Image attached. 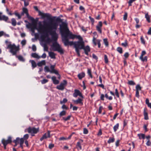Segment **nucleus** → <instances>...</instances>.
I'll return each mask as SVG.
<instances>
[{"label": "nucleus", "instance_id": "f704fd0d", "mask_svg": "<svg viewBox=\"0 0 151 151\" xmlns=\"http://www.w3.org/2000/svg\"><path fill=\"white\" fill-rule=\"evenodd\" d=\"M142 88L139 84L137 85L136 87V90L137 91H141Z\"/></svg>", "mask_w": 151, "mask_h": 151}, {"label": "nucleus", "instance_id": "ea45409f", "mask_svg": "<svg viewBox=\"0 0 151 151\" xmlns=\"http://www.w3.org/2000/svg\"><path fill=\"white\" fill-rule=\"evenodd\" d=\"M142 61H146L147 60V56H145L144 58L142 57V58H139Z\"/></svg>", "mask_w": 151, "mask_h": 151}, {"label": "nucleus", "instance_id": "e2e57ef3", "mask_svg": "<svg viewBox=\"0 0 151 151\" xmlns=\"http://www.w3.org/2000/svg\"><path fill=\"white\" fill-rule=\"evenodd\" d=\"M79 9L81 11H83L84 12H85V8L82 6H81L79 7Z\"/></svg>", "mask_w": 151, "mask_h": 151}, {"label": "nucleus", "instance_id": "ddd939ff", "mask_svg": "<svg viewBox=\"0 0 151 151\" xmlns=\"http://www.w3.org/2000/svg\"><path fill=\"white\" fill-rule=\"evenodd\" d=\"M73 96L75 97H77L78 96H79L82 98H83V96L80 91L77 89L74 90V92L73 94Z\"/></svg>", "mask_w": 151, "mask_h": 151}, {"label": "nucleus", "instance_id": "6e6552de", "mask_svg": "<svg viewBox=\"0 0 151 151\" xmlns=\"http://www.w3.org/2000/svg\"><path fill=\"white\" fill-rule=\"evenodd\" d=\"M13 142L15 143L14 147L16 146L18 144H19L20 147H21L22 148H23L22 145L24 142V140L23 138H21L20 139L19 138L17 137L15 140L13 141Z\"/></svg>", "mask_w": 151, "mask_h": 151}, {"label": "nucleus", "instance_id": "c9c22d12", "mask_svg": "<svg viewBox=\"0 0 151 151\" xmlns=\"http://www.w3.org/2000/svg\"><path fill=\"white\" fill-rule=\"evenodd\" d=\"M127 13L126 12H125L123 16V19L124 20L126 21L127 20Z\"/></svg>", "mask_w": 151, "mask_h": 151}, {"label": "nucleus", "instance_id": "4be33fe9", "mask_svg": "<svg viewBox=\"0 0 151 151\" xmlns=\"http://www.w3.org/2000/svg\"><path fill=\"white\" fill-rule=\"evenodd\" d=\"M85 75V74L84 73L82 72L79 74L78 75V77L79 79L81 80L84 77Z\"/></svg>", "mask_w": 151, "mask_h": 151}, {"label": "nucleus", "instance_id": "6ab92c4d", "mask_svg": "<svg viewBox=\"0 0 151 151\" xmlns=\"http://www.w3.org/2000/svg\"><path fill=\"white\" fill-rule=\"evenodd\" d=\"M38 20H36L35 21H32V23L30 24L29 23L28 24H27L26 26L28 28H31L33 26V24H34L35 22L37 21Z\"/></svg>", "mask_w": 151, "mask_h": 151}, {"label": "nucleus", "instance_id": "2eb2a0df", "mask_svg": "<svg viewBox=\"0 0 151 151\" xmlns=\"http://www.w3.org/2000/svg\"><path fill=\"white\" fill-rule=\"evenodd\" d=\"M82 49L84 50L85 54L87 55H88V52L90 51V47L88 45L85 46L84 45Z\"/></svg>", "mask_w": 151, "mask_h": 151}, {"label": "nucleus", "instance_id": "5701e85b", "mask_svg": "<svg viewBox=\"0 0 151 151\" xmlns=\"http://www.w3.org/2000/svg\"><path fill=\"white\" fill-rule=\"evenodd\" d=\"M11 24L12 26H15L17 24V22L15 19L14 18H12L11 19Z\"/></svg>", "mask_w": 151, "mask_h": 151}, {"label": "nucleus", "instance_id": "4468645a", "mask_svg": "<svg viewBox=\"0 0 151 151\" xmlns=\"http://www.w3.org/2000/svg\"><path fill=\"white\" fill-rule=\"evenodd\" d=\"M50 131H48L47 133L44 134L42 137L40 138V140L41 141H42L43 139L50 138Z\"/></svg>", "mask_w": 151, "mask_h": 151}, {"label": "nucleus", "instance_id": "20e7f679", "mask_svg": "<svg viewBox=\"0 0 151 151\" xmlns=\"http://www.w3.org/2000/svg\"><path fill=\"white\" fill-rule=\"evenodd\" d=\"M76 37H77L76 38L78 39L79 41L76 42L75 48L77 54L78 56H80V50L83 48L85 43L83 40V38L80 35H77Z\"/></svg>", "mask_w": 151, "mask_h": 151}, {"label": "nucleus", "instance_id": "09e8293b", "mask_svg": "<svg viewBox=\"0 0 151 151\" xmlns=\"http://www.w3.org/2000/svg\"><path fill=\"white\" fill-rule=\"evenodd\" d=\"M114 138H110L108 141V142L109 143H112L114 141Z\"/></svg>", "mask_w": 151, "mask_h": 151}, {"label": "nucleus", "instance_id": "bf43d9fd", "mask_svg": "<svg viewBox=\"0 0 151 151\" xmlns=\"http://www.w3.org/2000/svg\"><path fill=\"white\" fill-rule=\"evenodd\" d=\"M103 109V107L102 106H100L99 108V111H98V113L99 114H101V111Z\"/></svg>", "mask_w": 151, "mask_h": 151}, {"label": "nucleus", "instance_id": "393cba45", "mask_svg": "<svg viewBox=\"0 0 151 151\" xmlns=\"http://www.w3.org/2000/svg\"><path fill=\"white\" fill-rule=\"evenodd\" d=\"M25 14H26V15L27 17L31 21H35V20H36L35 19L33 18L32 17H31L30 16H29V15L28 12H27V13H26Z\"/></svg>", "mask_w": 151, "mask_h": 151}, {"label": "nucleus", "instance_id": "13d9d810", "mask_svg": "<svg viewBox=\"0 0 151 151\" xmlns=\"http://www.w3.org/2000/svg\"><path fill=\"white\" fill-rule=\"evenodd\" d=\"M115 94L116 96L119 98V93L117 89H116L115 90Z\"/></svg>", "mask_w": 151, "mask_h": 151}, {"label": "nucleus", "instance_id": "a19ab883", "mask_svg": "<svg viewBox=\"0 0 151 151\" xmlns=\"http://www.w3.org/2000/svg\"><path fill=\"white\" fill-rule=\"evenodd\" d=\"M29 137V135L28 134H26L24 135L23 137L22 138L24 140H26L28 139Z\"/></svg>", "mask_w": 151, "mask_h": 151}, {"label": "nucleus", "instance_id": "3c124183", "mask_svg": "<svg viewBox=\"0 0 151 151\" xmlns=\"http://www.w3.org/2000/svg\"><path fill=\"white\" fill-rule=\"evenodd\" d=\"M26 43V41L25 40H22L21 42V44L22 46L25 45Z\"/></svg>", "mask_w": 151, "mask_h": 151}, {"label": "nucleus", "instance_id": "b1692460", "mask_svg": "<svg viewBox=\"0 0 151 151\" xmlns=\"http://www.w3.org/2000/svg\"><path fill=\"white\" fill-rule=\"evenodd\" d=\"M49 55L51 58L54 59L55 58V55L53 52H50L49 53Z\"/></svg>", "mask_w": 151, "mask_h": 151}, {"label": "nucleus", "instance_id": "680f3d73", "mask_svg": "<svg viewBox=\"0 0 151 151\" xmlns=\"http://www.w3.org/2000/svg\"><path fill=\"white\" fill-rule=\"evenodd\" d=\"M67 101V99H64L63 101H60V103L61 104H62L63 103H66Z\"/></svg>", "mask_w": 151, "mask_h": 151}, {"label": "nucleus", "instance_id": "1a4fd4ad", "mask_svg": "<svg viewBox=\"0 0 151 151\" xmlns=\"http://www.w3.org/2000/svg\"><path fill=\"white\" fill-rule=\"evenodd\" d=\"M55 67H50V70L49 67H45L44 70L45 72H50L51 73H54L55 74L58 73V71L54 69Z\"/></svg>", "mask_w": 151, "mask_h": 151}, {"label": "nucleus", "instance_id": "052dcab7", "mask_svg": "<svg viewBox=\"0 0 151 151\" xmlns=\"http://www.w3.org/2000/svg\"><path fill=\"white\" fill-rule=\"evenodd\" d=\"M96 41L98 45V47L99 48H100L101 45V44L100 42V40H96Z\"/></svg>", "mask_w": 151, "mask_h": 151}, {"label": "nucleus", "instance_id": "0e129e2a", "mask_svg": "<svg viewBox=\"0 0 151 151\" xmlns=\"http://www.w3.org/2000/svg\"><path fill=\"white\" fill-rule=\"evenodd\" d=\"M88 133V131L87 129L86 128L83 129V133L85 134H86Z\"/></svg>", "mask_w": 151, "mask_h": 151}, {"label": "nucleus", "instance_id": "4d7b16f0", "mask_svg": "<svg viewBox=\"0 0 151 151\" xmlns=\"http://www.w3.org/2000/svg\"><path fill=\"white\" fill-rule=\"evenodd\" d=\"M146 53V52L145 51H142L141 56L140 57V58H142L143 56L145 55Z\"/></svg>", "mask_w": 151, "mask_h": 151}, {"label": "nucleus", "instance_id": "c756f323", "mask_svg": "<svg viewBox=\"0 0 151 151\" xmlns=\"http://www.w3.org/2000/svg\"><path fill=\"white\" fill-rule=\"evenodd\" d=\"M66 114V111H63L60 113L59 116L60 117H61L65 115Z\"/></svg>", "mask_w": 151, "mask_h": 151}, {"label": "nucleus", "instance_id": "9d476101", "mask_svg": "<svg viewBox=\"0 0 151 151\" xmlns=\"http://www.w3.org/2000/svg\"><path fill=\"white\" fill-rule=\"evenodd\" d=\"M67 84V82L66 80H63V82L61 83L60 85L57 86L56 88L59 90H63L65 88V86Z\"/></svg>", "mask_w": 151, "mask_h": 151}, {"label": "nucleus", "instance_id": "2f4dec72", "mask_svg": "<svg viewBox=\"0 0 151 151\" xmlns=\"http://www.w3.org/2000/svg\"><path fill=\"white\" fill-rule=\"evenodd\" d=\"M46 38H47V39L45 40L46 42L48 43H49L50 42H52L53 40L51 39H50V38L48 37H48H46ZM46 38V37L45 38V39Z\"/></svg>", "mask_w": 151, "mask_h": 151}, {"label": "nucleus", "instance_id": "39448f33", "mask_svg": "<svg viewBox=\"0 0 151 151\" xmlns=\"http://www.w3.org/2000/svg\"><path fill=\"white\" fill-rule=\"evenodd\" d=\"M34 8L36 11H38L39 12V14L41 16L42 18H47V19L49 20V21L48 22H44V25L46 26V24L47 23H49L50 22H53L54 20V18H55L54 17L52 18L50 16V14L49 13H43L40 11L38 9L37 6H34Z\"/></svg>", "mask_w": 151, "mask_h": 151}, {"label": "nucleus", "instance_id": "58836bf2", "mask_svg": "<svg viewBox=\"0 0 151 151\" xmlns=\"http://www.w3.org/2000/svg\"><path fill=\"white\" fill-rule=\"evenodd\" d=\"M127 40H126L125 42L124 43H122L121 45L122 46H123L124 47H126L128 45L127 43Z\"/></svg>", "mask_w": 151, "mask_h": 151}, {"label": "nucleus", "instance_id": "f03ea898", "mask_svg": "<svg viewBox=\"0 0 151 151\" xmlns=\"http://www.w3.org/2000/svg\"><path fill=\"white\" fill-rule=\"evenodd\" d=\"M51 22L47 23L46 25L49 30V32L51 35L52 40L55 42L53 43L52 47L54 51H57L61 54H63L64 53L63 50L57 42L58 38V35L56 33V31L58 25V24L55 22Z\"/></svg>", "mask_w": 151, "mask_h": 151}, {"label": "nucleus", "instance_id": "0eeeda50", "mask_svg": "<svg viewBox=\"0 0 151 151\" xmlns=\"http://www.w3.org/2000/svg\"><path fill=\"white\" fill-rule=\"evenodd\" d=\"M39 131V128H36L35 127H29L28 128L25 129V132H27L29 133H31L32 136H34L33 134L37 133Z\"/></svg>", "mask_w": 151, "mask_h": 151}, {"label": "nucleus", "instance_id": "4c0bfd02", "mask_svg": "<svg viewBox=\"0 0 151 151\" xmlns=\"http://www.w3.org/2000/svg\"><path fill=\"white\" fill-rule=\"evenodd\" d=\"M88 75L90 76V77L91 78H92V76L91 74V70L90 69H88Z\"/></svg>", "mask_w": 151, "mask_h": 151}, {"label": "nucleus", "instance_id": "8fccbe9b", "mask_svg": "<svg viewBox=\"0 0 151 151\" xmlns=\"http://www.w3.org/2000/svg\"><path fill=\"white\" fill-rule=\"evenodd\" d=\"M76 146L78 147H79L80 150L82 149V147L81 145V143L80 142H78L77 143Z\"/></svg>", "mask_w": 151, "mask_h": 151}, {"label": "nucleus", "instance_id": "f8f14e48", "mask_svg": "<svg viewBox=\"0 0 151 151\" xmlns=\"http://www.w3.org/2000/svg\"><path fill=\"white\" fill-rule=\"evenodd\" d=\"M12 142V138L10 136L8 137L7 140H6L4 139H3L1 140V142L3 144L6 145H7L8 144L11 143Z\"/></svg>", "mask_w": 151, "mask_h": 151}, {"label": "nucleus", "instance_id": "de8ad7c7", "mask_svg": "<svg viewBox=\"0 0 151 151\" xmlns=\"http://www.w3.org/2000/svg\"><path fill=\"white\" fill-rule=\"evenodd\" d=\"M128 83L131 85H134L135 84V83L133 81H129Z\"/></svg>", "mask_w": 151, "mask_h": 151}, {"label": "nucleus", "instance_id": "e433bc0d", "mask_svg": "<svg viewBox=\"0 0 151 151\" xmlns=\"http://www.w3.org/2000/svg\"><path fill=\"white\" fill-rule=\"evenodd\" d=\"M119 126V124H116L115 126L114 127V130L115 132H116L117 130L118 129Z\"/></svg>", "mask_w": 151, "mask_h": 151}, {"label": "nucleus", "instance_id": "423d86ee", "mask_svg": "<svg viewBox=\"0 0 151 151\" xmlns=\"http://www.w3.org/2000/svg\"><path fill=\"white\" fill-rule=\"evenodd\" d=\"M8 47L10 49V52L13 55H16L17 52L19 50V47H17L14 44L9 45Z\"/></svg>", "mask_w": 151, "mask_h": 151}, {"label": "nucleus", "instance_id": "f3484780", "mask_svg": "<svg viewBox=\"0 0 151 151\" xmlns=\"http://www.w3.org/2000/svg\"><path fill=\"white\" fill-rule=\"evenodd\" d=\"M151 16L149 15L148 13H146L145 15V18L146 19V20L148 23H150L151 22L150 18Z\"/></svg>", "mask_w": 151, "mask_h": 151}, {"label": "nucleus", "instance_id": "69168bd1", "mask_svg": "<svg viewBox=\"0 0 151 151\" xmlns=\"http://www.w3.org/2000/svg\"><path fill=\"white\" fill-rule=\"evenodd\" d=\"M54 147V145L53 144H50L49 145V148L50 149H51Z\"/></svg>", "mask_w": 151, "mask_h": 151}, {"label": "nucleus", "instance_id": "49530a36", "mask_svg": "<svg viewBox=\"0 0 151 151\" xmlns=\"http://www.w3.org/2000/svg\"><path fill=\"white\" fill-rule=\"evenodd\" d=\"M104 59L106 63H107L108 62V58L107 56L105 55H104Z\"/></svg>", "mask_w": 151, "mask_h": 151}, {"label": "nucleus", "instance_id": "f257e3e1", "mask_svg": "<svg viewBox=\"0 0 151 151\" xmlns=\"http://www.w3.org/2000/svg\"><path fill=\"white\" fill-rule=\"evenodd\" d=\"M56 21L62 23L60 25V30L62 37V40L65 46L68 45H73L75 47L76 42L69 41V39L74 40L76 38L77 35L73 34L70 32L68 28L67 24L63 22V19L58 17L56 19Z\"/></svg>", "mask_w": 151, "mask_h": 151}, {"label": "nucleus", "instance_id": "412c9836", "mask_svg": "<svg viewBox=\"0 0 151 151\" xmlns=\"http://www.w3.org/2000/svg\"><path fill=\"white\" fill-rule=\"evenodd\" d=\"M82 100L80 98H78L77 100L73 101L74 103H75L76 104H81L82 105H83V103L82 102Z\"/></svg>", "mask_w": 151, "mask_h": 151}, {"label": "nucleus", "instance_id": "6e6d98bb", "mask_svg": "<svg viewBox=\"0 0 151 151\" xmlns=\"http://www.w3.org/2000/svg\"><path fill=\"white\" fill-rule=\"evenodd\" d=\"M32 66H37L35 62L33 60L31 61Z\"/></svg>", "mask_w": 151, "mask_h": 151}, {"label": "nucleus", "instance_id": "a878e982", "mask_svg": "<svg viewBox=\"0 0 151 151\" xmlns=\"http://www.w3.org/2000/svg\"><path fill=\"white\" fill-rule=\"evenodd\" d=\"M45 60H43L39 62L37 64L38 66H42V65H45Z\"/></svg>", "mask_w": 151, "mask_h": 151}, {"label": "nucleus", "instance_id": "72a5a7b5", "mask_svg": "<svg viewBox=\"0 0 151 151\" xmlns=\"http://www.w3.org/2000/svg\"><path fill=\"white\" fill-rule=\"evenodd\" d=\"M117 51L119 52L120 53L122 54L123 52L122 49V47H118L117 48Z\"/></svg>", "mask_w": 151, "mask_h": 151}, {"label": "nucleus", "instance_id": "bb28decb", "mask_svg": "<svg viewBox=\"0 0 151 151\" xmlns=\"http://www.w3.org/2000/svg\"><path fill=\"white\" fill-rule=\"evenodd\" d=\"M104 43L106 47H108L109 46V42L107 40V39L106 38L103 39Z\"/></svg>", "mask_w": 151, "mask_h": 151}, {"label": "nucleus", "instance_id": "7ed1b4c3", "mask_svg": "<svg viewBox=\"0 0 151 151\" xmlns=\"http://www.w3.org/2000/svg\"><path fill=\"white\" fill-rule=\"evenodd\" d=\"M37 22H35V24H33L32 27L31 28L32 32H34L35 30L37 29L39 32L42 34L41 38L43 41L45 38L48 36V33L49 32L48 27L47 26L43 25L41 22H40L38 23V27H37Z\"/></svg>", "mask_w": 151, "mask_h": 151}, {"label": "nucleus", "instance_id": "dca6fc26", "mask_svg": "<svg viewBox=\"0 0 151 151\" xmlns=\"http://www.w3.org/2000/svg\"><path fill=\"white\" fill-rule=\"evenodd\" d=\"M52 80L53 81L54 84H58L59 83V81L56 79V77L54 76H52L51 78Z\"/></svg>", "mask_w": 151, "mask_h": 151}, {"label": "nucleus", "instance_id": "603ef678", "mask_svg": "<svg viewBox=\"0 0 151 151\" xmlns=\"http://www.w3.org/2000/svg\"><path fill=\"white\" fill-rule=\"evenodd\" d=\"M22 11L25 14L28 12L27 9L25 8H23L22 9Z\"/></svg>", "mask_w": 151, "mask_h": 151}, {"label": "nucleus", "instance_id": "9b49d317", "mask_svg": "<svg viewBox=\"0 0 151 151\" xmlns=\"http://www.w3.org/2000/svg\"><path fill=\"white\" fill-rule=\"evenodd\" d=\"M2 13L0 12V21H4L9 23H11V22L8 21L9 17L4 15H2Z\"/></svg>", "mask_w": 151, "mask_h": 151}, {"label": "nucleus", "instance_id": "7c9ffc66", "mask_svg": "<svg viewBox=\"0 0 151 151\" xmlns=\"http://www.w3.org/2000/svg\"><path fill=\"white\" fill-rule=\"evenodd\" d=\"M71 115H69L66 117H63L62 119L65 121H67L70 119Z\"/></svg>", "mask_w": 151, "mask_h": 151}, {"label": "nucleus", "instance_id": "cd10ccee", "mask_svg": "<svg viewBox=\"0 0 151 151\" xmlns=\"http://www.w3.org/2000/svg\"><path fill=\"white\" fill-rule=\"evenodd\" d=\"M138 136L139 139H144L145 138V135L144 134H138Z\"/></svg>", "mask_w": 151, "mask_h": 151}, {"label": "nucleus", "instance_id": "5fc2aeb1", "mask_svg": "<svg viewBox=\"0 0 151 151\" xmlns=\"http://www.w3.org/2000/svg\"><path fill=\"white\" fill-rule=\"evenodd\" d=\"M44 50L46 51H48V47L46 44L44 45Z\"/></svg>", "mask_w": 151, "mask_h": 151}, {"label": "nucleus", "instance_id": "c85d7f7f", "mask_svg": "<svg viewBox=\"0 0 151 151\" xmlns=\"http://www.w3.org/2000/svg\"><path fill=\"white\" fill-rule=\"evenodd\" d=\"M140 40L142 44L143 45H145V41L143 36H141Z\"/></svg>", "mask_w": 151, "mask_h": 151}, {"label": "nucleus", "instance_id": "37998d69", "mask_svg": "<svg viewBox=\"0 0 151 151\" xmlns=\"http://www.w3.org/2000/svg\"><path fill=\"white\" fill-rule=\"evenodd\" d=\"M96 30L100 33H101L102 32V30L101 29V28L99 27L98 26H96Z\"/></svg>", "mask_w": 151, "mask_h": 151}, {"label": "nucleus", "instance_id": "338daca9", "mask_svg": "<svg viewBox=\"0 0 151 151\" xmlns=\"http://www.w3.org/2000/svg\"><path fill=\"white\" fill-rule=\"evenodd\" d=\"M102 25V22L101 21H100L99 22L98 24L96 26H98L99 27H101Z\"/></svg>", "mask_w": 151, "mask_h": 151}, {"label": "nucleus", "instance_id": "473e14b6", "mask_svg": "<svg viewBox=\"0 0 151 151\" xmlns=\"http://www.w3.org/2000/svg\"><path fill=\"white\" fill-rule=\"evenodd\" d=\"M31 56L34 58H39L38 55L35 53H32L31 54Z\"/></svg>", "mask_w": 151, "mask_h": 151}, {"label": "nucleus", "instance_id": "a18cd8bd", "mask_svg": "<svg viewBox=\"0 0 151 151\" xmlns=\"http://www.w3.org/2000/svg\"><path fill=\"white\" fill-rule=\"evenodd\" d=\"M89 18L90 19L91 22L92 23V24H93L94 22V19L93 18H92L90 16L89 17Z\"/></svg>", "mask_w": 151, "mask_h": 151}, {"label": "nucleus", "instance_id": "c03bdc74", "mask_svg": "<svg viewBox=\"0 0 151 151\" xmlns=\"http://www.w3.org/2000/svg\"><path fill=\"white\" fill-rule=\"evenodd\" d=\"M32 50L34 52H35L36 51L37 48L36 46L35 45H33L32 47Z\"/></svg>", "mask_w": 151, "mask_h": 151}, {"label": "nucleus", "instance_id": "864d4df0", "mask_svg": "<svg viewBox=\"0 0 151 151\" xmlns=\"http://www.w3.org/2000/svg\"><path fill=\"white\" fill-rule=\"evenodd\" d=\"M48 81V80L47 79H44L41 81V82L42 84H44L46 83H47Z\"/></svg>", "mask_w": 151, "mask_h": 151}, {"label": "nucleus", "instance_id": "aec40b11", "mask_svg": "<svg viewBox=\"0 0 151 151\" xmlns=\"http://www.w3.org/2000/svg\"><path fill=\"white\" fill-rule=\"evenodd\" d=\"M16 55V57L17 58L18 60L24 62L25 61V59L21 55Z\"/></svg>", "mask_w": 151, "mask_h": 151}, {"label": "nucleus", "instance_id": "a211bd4d", "mask_svg": "<svg viewBox=\"0 0 151 151\" xmlns=\"http://www.w3.org/2000/svg\"><path fill=\"white\" fill-rule=\"evenodd\" d=\"M147 108H145L144 110V119L145 120H148V113L146 111Z\"/></svg>", "mask_w": 151, "mask_h": 151}, {"label": "nucleus", "instance_id": "79ce46f5", "mask_svg": "<svg viewBox=\"0 0 151 151\" xmlns=\"http://www.w3.org/2000/svg\"><path fill=\"white\" fill-rule=\"evenodd\" d=\"M14 14L16 16H17L19 19L21 18V16L17 12H15L14 13Z\"/></svg>", "mask_w": 151, "mask_h": 151}, {"label": "nucleus", "instance_id": "774afa93", "mask_svg": "<svg viewBox=\"0 0 151 151\" xmlns=\"http://www.w3.org/2000/svg\"><path fill=\"white\" fill-rule=\"evenodd\" d=\"M134 20L135 21L136 24H138L139 22V19L137 18H134Z\"/></svg>", "mask_w": 151, "mask_h": 151}]
</instances>
